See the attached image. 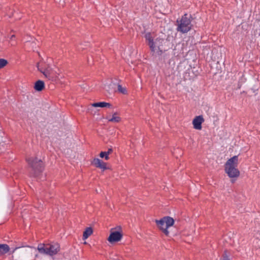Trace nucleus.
I'll list each match as a JSON object with an SVG mask.
<instances>
[{"instance_id":"4be33fe9","label":"nucleus","mask_w":260,"mask_h":260,"mask_svg":"<svg viewBox=\"0 0 260 260\" xmlns=\"http://www.w3.org/2000/svg\"><path fill=\"white\" fill-rule=\"evenodd\" d=\"M113 152V149L112 148H110L108 149L107 151H106V152L109 155L110 154L112 153Z\"/></svg>"},{"instance_id":"2eb2a0df","label":"nucleus","mask_w":260,"mask_h":260,"mask_svg":"<svg viewBox=\"0 0 260 260\" xmlns=\"http://www.w3.org/2000/svg\"><path fill=\"white\" fill-rule=\"evenodd\" d=\"M10 250V247L6 244H0V256L8 253Z\"/></svg>"},{"instance_id":"f3484780","label":"nucleus","mask_w":260,"mask_h":260,"mask_svg":"<svg viewBox=\"0 0 260 260\" xmlns=\"http://www.w3.org/2000/svg\"><path fill=\"white\" fill-rule=\"evenodd\" d=\"M117 113H115L113 114L112 117L111 119H109V121L110 122H118L120 121L121 118L119 116H116Z\"/></svg>"},{"instance_id":"9b49d317","label":"nucleus","mask_w":260,"mask_h":260,"mask_svg":"<svg viewBox=\"0 0 260 260\" xmlns=\"http://www.w3.org/2000/svg\"><path fill=\"white\" fill-rule=\"evenodd\" d=\"M145 38L146 39V41H148V45H149L151 51L154 52V44L153 41V39L151 36V34L150 32H147L145 35Z\"/></svg>"},{"instance_id":"1a4fd4ad","label":"nucleus","mask_w":260,"mask_h":260,"mask_svg":"<svg viewBox=\"0 0 260 260\" xmlns=\"http://www.w3.org/2000/svg\"><path fill=\"white\" fill-rule=\"evenodd\" d=\"M204 121L202 115L196 116L192 121L194 128L200 130L202 129V124Z\"/></svg>"},{"instance_id":"9d476101","label":"nucleus","mask_w":260,"mask_h":260,"mask_svg":"<svg viewBox=\"0 0 260 260\" xmlns=\"http://www.w3.org/2000/svg\"><path fill=\"white\" fill-rule=\"evenodd\" d=\"M92 164L94 165L96 168H98L103 169L104 171L109 169V168L107 167V163L104 162L103 160L99 158H94L92 161Z\"/></svg>"},{"instance_id":"39448f33","label":"nucleus","mask_w":260,"mask_h":260,"mask_svg":"<svg viewBox=\"0 0 260 260\" xmlns=\"http://www.w3.org/2000/svg\"><path fill=\"white\" fill-rule=\"evenodd\" d=\"M192 19L190 14H185L180 20V31L185 33L190 30L192 27L191 21Z\"/></svg>"},{"instance_id":"7ed1b4c3","label":"nucleus","mask_w":260,"mask_h":260,"mask_svg":"<svg viewBox=\"0 0 260 260\" xmlns=\"http://www.w3.org/2000/svg\"><path fill=\"white\" fill-rule=\"evenodd\" d=\"M238 165V156L237 155L229 159L225 162L224 171L230 178H238L239 176L240 171L237 169Z\"/></svg>"},{"instance_id":"dca6fc26","label":"nucleus","mask_w":260,"mask_h":260,"mask_svg":"<svg viewBox=\"0 0 260 260\" xmlns=\"http://www.w3.org/2000/svg\"><path fill=\"white\" fill-rule=\"evenodd\" d=\"M92 232L93 230L91 227L87 228L85 231L83 232V239L84 240L87 239L89 236H90L92 234Z\"/></svg>"},{"instance_id":"423d86ee","label":"nucleus","mask_w":260,"mask_h":260,"mask_svg":"<svg viewBox=\"0 0 260 260\" xmlns=\"http://www.w3.org/2000/svg\"><path fill=\"white\" fill-rule=\"evenodd\" d=\"M169 42L167 39L159 38H156L153 43L154 44L153 52L156 50V48H157L158 51H157L156 52L158 55H161L164 52L169 49Z\"/></svg>"},{"instance_id":"0eeeda50","label":"nucleus","mask_w":260,"mask_h":260,"mask_svg":"<svg viewBox=\"0 0 260 260\" xmlns=\"http://www.w3.org/2000/svg\"><path fill=\"white\" fill-rule=\"evenodd\" d=\"M123 236L122 231L120 226L115 228H112L110 230V234L108 238V241L110 243H114L120 241Z\"/></svg>"},{"instance_id":"a878e982","label":"nucleus","mask_w":260,"mask_h":260,"mask_svg":"<svg viewBox=\"0 0 260 260\" xmlns=\"http://www.w3.org/2000/svg\"><path fill=\"white\" fill-rule=\"evenodd\" d=\"M235 180H234V179H231V182H232V183H234L235 182Z\"/></svg>"},{"instance_id":"5701e85b","label":"nucleus","mask_w":260,"mask_h":260,"mask_svg":"<svg viewBox=\"0 0 260 260\" xmlns=\"http://www.w3.org/2000/svg\"><path fill=\"white\" fill-rule=\"evenodd\" d=\"M179 19H177L176 21V25L177 26V31H179Z\"/></svg>"},{"instance_id":"aec40b11","label":"nucleus","mask_w":260,"mask_h":260,"mask_svg":"<svg viewBox=\"0 0 260 260\" xmlns=\"http://www.w3.org/2000/svg\"><path fill=\"white\" fill-rule=\"evenodd\" d=\"M230 253L228 252L227 250H225L222 254V259L223 260H230L229 258Z\"/></svg>"},{"instance_id":"412c9836","label":"nucleus","mask_w":260,"mask_h":260,"mask_svg":"<svg viewBox=\"0 0 260 260\" xmlns=\"http://www.w3.org/2000/svg\"><path fill=\"white\" fill-rule=\"evenodd\" d=\"M118 90L122 94H127V90L126 88L122 87V86L120 84L118 85Z\"/></svg>"},{"instance_id":"f257e3e1","label":"nucleus","mask_w":260,"mask_h":260,"mask_svg":"<svg viewBox=\"0 0 260 260\" xmlns=\"http://www.w3.org/2000/svg\"><path fill=\"white\" fill-rule=\"evenodd\" d=\"M155 222L158 228L167 237L176 235L170 228L174 225V219L170 216H165L159 220H156Z\"/></svg>"},{"instance_id":"4468645a","label":"nucleus","mask_w":260,"mask_h":260,"mask_svg":"<svg viewBox=\"0 0 260 260\" xmlns=\"http://www.w3.org/2000/svg\"><path fill=\"white\" fill-rule=\"evenodd\" d=\"M92 106L94 107H108V108H111L112 107V105L109 103H106L105 102H97V103H94L92 104Z\"/></svg>"},{"instance_id":"f8f14e48","label":"nucleus","mask_w":260,"mask_h":260,"mask_svg":"<svg viewBox=\"0 0 260 260\" xmlns=\"http://www.w3.org/2000/svg\"><path fill=\"white\" fill-rule=\"evenodd\" d=\"M58 75L56 72L52 70L46 78L52 82H57L58 80Z\"/></svg>"},{"instance_id":"393cba45","label":"nucleus","mask_w":260,"mask_h":260,"mask_svg":"<svg viewBox=\"0 0 260 260\" xmlns=\"http://www.w3.org/2000/svg\"><path fill=\"white\" fill-rule=\"evenodd\" d=\"M15 38V36L14 35H12V36H11V37H10V39H11V40H13V39L14 38Z\"/></svg>"},{"instance_id":"6e6552de","label":"nucleus","mask_w":260,"mask_h":260,"mask_svg":"<svg viewBox=\"0 0 260 260\" xmlns=\"http://www.w3.org/2000/svg\"><path fill=\"white\" fill-rule=\"evenodd\" d=\"M38 70L42 73L45 77L50 73L53 70L51 67L43 62H38L37 64Z\"/></svg>"},{"instance_id":"bb28decb","label":"nucleus","mask_w":260,"mask_h":260,"mask_svg":"<svg viewBox=\"0 0 260 260\" xmlns=\"http://www.w3.org/2000/svg\"><path fill=\"white\" fill-rule=\"evenodd\" d=\"M241 86V84H240L239 83V84H238V88H240Z\"/></svg>"},{"instance_id":"a211bd4d","label":"nucleus","mask_w":260,"mask_h":260,"mask_svg":"<svg viewBox=\"0 0 260 260\" xmlns=\"http://www.w3.org/2000/svg\"><path fill=\"white\" fill-rule=\"evenodd\" d=\"M8 64L7 60L4 58H0V69L4 68Z\"/></svg>"},{"instance_id":"ddd939ff","label":"nucleus","mask_w":260,"mask_h":260,"mask_svg":"<svg viewBox=\"0 0 260 260\" xmlns=\"http://www.w3.org/2000/svg\"><path fill=\"white\" fill-rule=\"evenodd\" d=\"M45 88V83L43 81L39 80L34 85V89L37 91H41Z\"/></svg>"},{"instance_id":"b1692460","label":"nucleus","mask_w":260,"mask_h":260,"mask_svg":"<svg viewBox=\"0 0 260 260\" xmlns=\"http://www.w3.org/2000/svg\"><path fill=\"white\" fill-rule=\"evenodd\" d=\"M184 78H185L186 80L187 79V78L189 79L190 77H189V73H185Z\"/></svg>"},{"instance_id":"6ab92c4d","label":"nucleus","mask_w":260,"mask_h":260,"mask_svg":"<svg viewBox=\"0 0 260 260\" xmlns=\"http://www.w3.org/2000/svg\"><path fill=\"white\" fill-rule=\"evenodd\" d=\"M99 156L101 158H105L106 160H109L110 158L109 155L106 152V151H101Z\"/></svg>"},{"instance_id":"f03ea898","label":"nucleus","mask_w":260,"mask_h":260,"mask_svg":"<svg viewBox=\"0 0 260 260\" xmlns=\"http://www.w3.org/2000/svg\"><path fill=\"white\" fill-rule=\"evenodd\" d=\"M30 170L29 174L30 177H37L43 172L44 169V164L41 159L35 157H31L26 158Z\"/></svg>"},{"instance_id":"20e7f679","label":"nucleus","mask_w":260,"mask_h":260,"mask_svg":"<svg viewBox=\"0 0 260 260\" xmlns=\"http://www.w3.org/2000/svg\"><path fill=\"white\" fill-rule=\"evenodd\" d=\"M37 250L41 254L53 256L59 251L60 245L57 243L54 244L40 243L38 246Z\"/></svg>"}]
</instances>
